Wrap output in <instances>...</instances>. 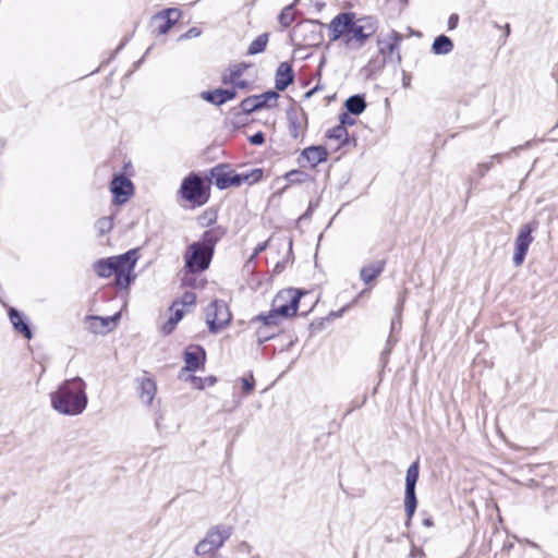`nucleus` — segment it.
I'll use <instances>...</instances> for the list:
<instances>
[{"label": "nucleus", "instance_id": "obj_17", "mask_svg": "<svg viewBox=\"0 0 558 558\" xmlns=\"http://www.w3.org/2000/svg\"><path fill=\"white\" fill-rule=\"evenodd\" d=\"M215 185L219 189L239 186L238 172L233 170L217 169L213 173Z\"/></svg>", "mask_w": 558, "mask_h": 558}, {"label": "nucleus", "instance_id": "obj_19", "mask_svg": "<svg viewBox=\"0 0 558 558\" xmlns=\"http://www.w3.org/2000/svg\"><path fill=\"white\" fill-rule=\"evenodd\" d=\"M293 78L291 65L287 62L280 63L276 72V88L284 90L293 82Z\"/></svg>", "mask_w": 558, "mask_h": 558}, {"label": "nucleus", "instance_id": "obj_33", "mask_svg": "<svg viewBox=\"0 0 558 558\" xmlns=\"http://www.w3.org/2000/svg\"><path fill=\"white\" fill-rule=\"evenodd\" d=\"M240 381H241V389L244 395H248L253 391L254 386H255V380L252 375H250L247 377H242L240 379Z\"/></svg>", "mask_w": 558, "mask_h": 558}, {"label": "nucleus", "instance_id": "obj_11", "mask_svg": "<svg viewBox=\"0 0 558 558\" xmlns=\"http://www.w3.org/2000/svg\"><path fill=\"white\" fill-rule=\"evenodd\" d=\"M110 192L113 195V203L122 205L133 195L134 185L132 181L124 175H114L110 183Z\"/></svg>", "mask_w": 558, "mask_h": 558}, {"label": "nucleus", "instance_id": "obj_9", "mask_svg": "<svg viewBox=\"0 0 558 558\" xmlns=\"http://www.w3.org/2000/svg\"><path fill=\"white\" fill-rule=\"evenodd\" d=\"M418 480V462H413L407 470L405 492H404V510L409 519H411L416 509L415 486Z\"/></svg>", "mask_w": 558, "mask_h": 558}, {"label": "nucleus", "instance_id": "obj_31", "mask_svg": "<svg viewBox=\"0 0 558 558\" xmlns=\"http://www.w3.org/2000/svg\"><path fill=\"white\" fill-rule=\"evenodd\" d=\"M268 41V36L266 34L259 35L248 47V54H256L265 50Z\"/></svg>", "mask_w": 558, "mask_h": 558}, {"label": "nucleus", "instance_id": "obj_13", "mask_svg": "<svg viewBox=\"0 0 558 558\" xmlns=\"http://www.w3.org/2000/svg\"><path fill=\"white\" fill-rule=\"evenodd\" d=\"M206 354L202 347L190 345L184 352L185 371L195 372L205 363Z\"/></svg>", "mask_w": 558, "mask_h": 558}, {"label": "nucleus", "instance_id": "obj_6", "mask_svg": "<svg viewBox=\"0 0 558 558\" xmlns=\"http://www.w3.org/2000/svg\"><path fill=\"white\" fill-rule=\"evenodd\" d=\"M215 241L205 233L202 242H196L187 247L185 253V265L191 272L205 270L211 259L213 247Z\"/></svg>", "mask_w": 558, "mask_h": 558}, {"label": "nucleus", "instance_id": "obj_48", "mask_svg": "<svg viewBox=\"0 0 558 558\" xmlns=\"http://www.w3.org/2000/svg\"><path fill=\"white\" fill-rule=\"evenodd\" d=\"M396 324H397V322L393 319L392 320V328H395Z\"/></svg>", "mask_w": 558, "mask_h": 558}, {"label": "nucleus", "instance_id": "obj_24", "mask_svg": "<svg viewBox=\"0 0 558 558\" xmlns=\"http://www.w3.org/2000/svg\"><path fill=\"white\" fill-rule=\"evenodd\" d=\"M9 318L13 326V328L17 331L24 335L25 338L31 339L32 338V331L28 327V325L25 323L23 315L16 311L15 308L9 310Z\"/></svg>", "mask_w": 558, "mask_h": 558}, {"label": "nucleus", "instance_id": "obj_20", "mask_svg": "<svg viewBox=\"0 0 558 558\" xmlns=\"http://www.w3.org/2000/svg\"><path fill=\"white\" fill-rule=\"evenodd\" d=\"M140 398L144 404L149 405L156 395V383L149 377H142L138 379Z\"/></svg>", "mask_w": 558, "mask_h": 558}, {"label": "nucleus", "instance_id": "obj_18", "mask_svg": "<svg viewBox=\"0 0 558 558\" xmlns=\"http://www.w3.org/2000/svg\"><path fill=\"white\" fill-rule=\"evenodd\" d=\"M289 132L293 138H299L304 134L306 120L303 113L292 111L288 113Z\"/></svg>", "mask_w": 558, "mask_h": 558}, {"label": "nucleus", "instance_id": "obj_36", "mask_svg": "<svg viewBox=\"0 0 558 558\" xmlns=\"http://www.w3.org/2000/svg\"><path fill=\"white\" fill-rule=\"evenodd\" d=\"M256 100L260 102V108L267 105L269 101H276L278 94L275 92H267L262 95L255 96Z\"/></svg>", "mask_w": 558, "mask_h": 558}, {"label": "nucleus", "instance_id": "obj_22", "mask_svg": "<svg viewBox=\"0 0 558 558\" xmlns=\"http://www.w3.org/2000/svg\"><path fill=\"white\" fill-rule=\"evenodd\" d=\"M235 96V92L232 89H216L214 92H204L202 93L203 99L213 102L215 105H222L226 101L233 99Z\"/></svg>", "mask_w": 558, "mask_h": 558}, {"label": "nucleus", "instance_id": "obj_49", "mask_svg": "<svg viewBox=\"0 0 558 558\" xmlns=\"http://www.w3.org/2000/svg\"><path fill=\"white\" fill-rule=\"evenodd\" d=\"M264 339H268L270 336L268 335H263Z\"/></svg>", "mask_w": 558, "mask_h": 558}, {"label": "nucleus", "instance_id": "obj_38", "mask_svg": "<svg viewBox=\"0 0 558 558\" xmlns=\"http://www.w3.org/2000/svg\"><path fill=\"white\" fill-rule=\"evenodd\" d=\"M191 385L195 389H203L205 387L204 378L190 376L189 377Z\"/></svg>", "mask_w": 558, "mask_h": 558}, {"label": "nucleus", "instance_id": "obj_21", "mask_svg": "<svg viewBox=\"0 0 558 558\" xmlns=\"http://www.w3.org/2000/svg\"><path fill=\"white\" fill-rule=\"evenodd\" d=\"M385 269L384 260H376L361 268L360 277L364 283H371Z\"/></svg>", "mask_w": 558, "mask_h": 558}, {"label": "nucleus", "instance_id": "obj_35", "mask_svg": "<svg viewBox=\"0 0 558 558\" xmlns=\"http://www.w3.org/2000/svg\"><path fill=\"white\" fill-rule=\"evenodd\" d=\"M242 109L246 112H251V111H254L256 109H259L260 108V102H258L254 97H251V98H246L242 101V105H241Z\"/></svg>", "mask_w": 558, "mask_h": 558}, {"label": "nucleus", "instance_id": "obj_3", "mask_svg": "<svg viewBox=\"0 0 558 558\" xmlns=\"http://www.w3.org/2000/svg\"><path fill=\"white\" fill-rule=\"evenodd\" d=\"M136 260V251L133 250L125 254L97 262L95 264V270L97 275L102 278L114 275L117 286L126 288L135 278L133 271Z\"/></svg>", "mask_w": 558, "mask_h": 558}, {"label": "nucleus", "instance_id": "obj_12", "mask_svg": "<svg viewBox=\"0 0 558 558\" xmlns=\"http://www.w3.org/2000/svg\"><path fill=\"white\" fill-rule=\"evenodd\" d=\"M534 227L531 225H524L515 239V253L513 256V263L515 266H520L526 255L530 244L533 241L531 233L533 232Z\"/></svg>", "mask_w": 558, "mask_h": 558}, {"label": "nucleus", "instance_id": "obj_2", "mask_svg": "<svg viewBox=\"0 0 558 558\" xmlns=\"http://www.w3.org/2000/svg\"><path fill=\"white\" fill-rule=\"evenodd\" d=\"M51 408L61 415L77 416L87 408L86 383L81 377L62 381L50 393Z\"/></svg>", "mask_w": 558, "mask_h": 558}, {"label": "nucleus", "instance_id": "obj_16", "mask_svg": "<svg viewBox=\"0 0 558 558\" xmlns=\"http://www.w3.org/2000/svg\"><path fill=\"white\" fill-rule=\"evenodd\" d=\"M247 69L244 64H236L229 69L222 77L225 84H230L235 88L244 89L248 83L242 78L243 72Z\"/></svg>", "mask_w": 558, "mask_h": 558}, {"label": "nucleus", "instance_id": "obj_44", "mask_svg": "<svg viewBox=\"0 0 558 558\" xmlns=\"http://www.w3.org/2000/svg\"><path fill=\"white\" fill-rule=\"evenodd\" d=\"M205 386H213L216 383V378L213 376L204 378Z\"/></svg>", "mask_w": 558, "mask_h": 558}, {"label": "nucleus", "instance_id": "obj_14", "mask_svg": "<svg viewBox=\"0 0 558 558\" xmlns=\"http://www.w3.org/2000/svg\"><path fill=\"white\" fill-rule=\"evenodd\" d=\"M181 12L177 9L165 10L154 16V21L158 23L157 28L160 34H166L169 28L178 22Z\"/></svg>", "mask_w": 558, "mask_h": 558}, {"label": "nucleus", "instance_id": "obj_26", "mask_svg": "<svg viewBox=\"0 0 558 558\" xmlns=\"http://www.w3.org/2000/svg\"><path fill=\"white\" fill-rule=\"evenodd\" d=\"M453 49L451 39L445 35L438 36L432 46V50L435 54H447Z\"/></svg>", "mask_w": 558, "mask_h": 558}, {"label": "nucleus", "instance_id": "obj_8", "mask_svg": "<svg viewBox=\"0 0 558 558\" xmlns=\"http://www.w3.org/2000/svg\"><path fill=\"white\" fill-rule=\"evenodd\" d=\"M206 323L210 331L217 332L225 328L231 320L228 305L221 301H214L206 307Z\"/></svg>", "mask_w": 558, "mask_h": 558}, {"label": "nucleus", "instance_id": "obj_40", "mask_svg": "<svg viewBox=\"0 0 558 558\" xmlns=\"http://www.w3.org/2000/svg\"><path fill=\"white\" fill-rule=\"evenodd\" d=\"M267 247V242L258 244L251 256V259H254L258 254H260Z\"/></svg>", "mask_w": 558, "mask_h": 558}, {"label": "nucleus", "instance_id": "obj_32", "mask_svg": "<svg viewBox=\"0 0 558 558\" xmlns=\"http://www.w3.org/2000/svg\"><path fill=\"white\" fill-rule=\"evenodd\" d=\"M96 226L100 233H106L112 229L113 220L110 217H102L97 221Z\"/></svg>", "mask_w": 558, "mask_h": 558}, {"label": "nucleus", "instance_id": "obj_45", "mask_svg": "<svg viewBox=\"0 0 558 558\" xmlns=\"http://www.w3.org/2000/svg\"><path fill=\"white\" fill-rule=\"evenodd\" d=\"M243 549H250V545L247 543H242Z\"/></svg>", "mask_w": 558, "mask_h": 558}, {"label": "nucleus", "instance_id": "obj_15", "mask_svg": "<svg viewBox=\"0 0 558 558\" xmlns=\"http://www.w3.org/2000/svg\"><path fill=\"white\" fill-rule=\"evenodd\" d=\"M120 318V313L110 317H90L88 319V329L94 333H106L112 330Z\"/></svg>", "mask_w": 558, "mask_h": 558}, {"label": "nucleus", "instance_id": "obj_1", "mask_svg": "<svg viewBox=\"0 0 558 558\" xmlns=\"http://www.w3.org/2000/svg\"><path fill=\"white\" fill-rule=\"evenodd\" d=\"M377 31V22L371 16L355 19L352 13H340L329 24L330 40L342 39L350 49H360Z\"/></svg>", "mask_w": 558, "mask_h": 558}, {"label": "nucleus", "instance_id": "obj_5", "mask_svg": "<svg viewBox=\"0 0 558 558\" xmlns=\"http://www.w3.org/2000/svg\"><path fill=\"white\" fill-rule=\"evenodd\" d=\"M233 533V527L227 524L211 526L205 536L196 544L194 553L197 556L215 558L218 550Z\"/></svg>", "mask_w": 558, "mask_h": 558}, {"label": "nucleus", "instance_id": "obj_7", "mask_svg": "<svg viewBox=\"0 0 558 558\" xmlns=\"http://www.w3.org/2000/svg\"><path fill=\"white\" fill-rule=\"evenodd\" d=\"M402 38L403 36L393 29L377 38L378 52L384 61L396 60L398 63L401 62L400 43Z\"/></svg>", "mask_w": 558, "mask_h": 558}, {"label": "nucleus", "instance_id": "obj_29", "mask_svg": "<svg viewBox=\"0 0 558 558\" xmlns=\"http://www.w3.org/2000/svg\"><path fill=\"white\" fill-rule=\"evenodd\" d=\"M327 137L329 140H335L338 142L339 145H342L347 143L348 131L345 126H343L342 124H338L327 132Z\"/></svg>", "mask_w": 558, "mask_h": 558}, {"label": "nucleus", "instance_id": "obj_4", "mask_svg": "<svg viewBox=\"0 0 558 558\" xmlns=\"http://www.w3.org/2000/svg\"><path fill=\"white\" fill-rule=\"evenodd\" d=\"M303 294H305L303 291L292 288L279 291L272 300L269 313L258 315L257 319L263 322L266 327L277 326L282 318L295 315Z\"/></svg>", "mask_w": 558, "mask_h": 558}, {"label": "nucleus", "instance_id": "obj_41", "mask_svg": "<svg viewBox=\"0 0 558 558\" xmlns=\"http://www.w3.org/2000/svg\"><path fill=\"white\" fill-rule=\"evenodd\" d=\"M458 20H459V17H458L457 14L450 15V17L448 20V28L449 29H454L457 27Z\"/></svg>", "mask_w": 558, "mask_h": 558}, {"label": "nucleus", "instance_id": "obj_34", "mask_svg": "<svg viewBox=\"0 0 558 558\" xmlns=\"http://www.w3.org/2000/svg\"><path fill=\"white\" fill-rule=\"evenodd\" d=\"M180 308L184 310L185 306H193L196 302V295L194 292H185L180 301Z\"/></svg>", "mask_w": 558, "mask_h": 558}, {"label": "nucleus", "instance_id": "obj_39", "mask_svg": "<svg viewBox=\"0 0 558 558\" xmlns=\"http://www.w3.org/2000/svg\"><path fill=\"white\" fill-rule=\"evenodd\" d=\"M250 142L253 145H262L265 142V136L262 132H258L250 137Z\"/></svg>", "mask_w": 558, "mask_h": 558}, {"label": "nucleus", "instance_id": "obj_10", "mask_svg": "<svg viewBox=\"0 0 558 558\" xmlns=\"http://www.w3.org/2000/svg\"><path fill=\"white\" fill-rule=\"evenodd\" d=\"M181 194L183 198L196 205H202L207 199L203 180L196 175H190L183 180Z\"/></svg>", "mask_w": 558, "mask_h": 558}, {"label": "nucleus", "instance_id": "obj_37", "mask_svg": "<svg viewBox=\"0 0 558 558\" xmlns=\"http://www.w3.org/2000/svg\"><path fill=\"white\" fill-rule=\"evenodd\" d=\"M300 177H303V173L298 170H291L286 174L287 180L290 182H301Z\"/></svg>", "mask_w": 558, "mask_h": 558}, {"label": "nucleus", "instance_id": "obj_46", "mask_svg": "<svg viewBox=\"0 0 558 558\" xmlns=\"http://www.w3.org/2000/svg\"><path fill=\"white\" fill-rule=\"evenodd\" d=\"M243 549H250V545L247 543H242Z\"/></svg>", "mask_w": 558, "mask_h": 558}, {"label": "nucleus", "instance_id": "obj_28", "mask_svg": "<svg viewBox=\"0 0 558 558\" xmlns=\"http://www.w3.org/2000/svg\"><path fill=\"white\" fill-rule=\"evenodd\" d=\"M239 177V185L246 183V184H253L258 182L263 177L262 169H252L250 171H243L238 173Z\"/></svg>", "mask_w": 558, "mask_h": 558}, {"label": "nucleus", "instance_id": "obj_47", "mask_svg": "<svg viewBox=\"0 0 558 558\" xmlns=\"http://www.w3.org/2000/svg\"><path fill=\"white\" fill-rule=\"evenodd\" d=\"M183 282H184V283H189V279H187V277H185V278L183 279Z\"/></svg>", "mask_w": 558, "mask_h": 558}, {"label": "nucleus", "instance_id": "obj_30", "mask_svg": "<svg viewBox=\"0 0 558 558\" xmlns=\"http://www.w3.org/2000/svg\"><path fill=\"white\" fill-rule=\"evenodd\" d=\"M295 20L294 3L287 5L279 15V23L288 27Z\"/></svg>", "mask_w": 558, "mask_h": 558}, {"label": "nucleus", "instance_id": "obj_23", "mask_svg": "<svg viewBox=\"0 0 558 558\" xmlns=\"http://www.w3.org/2000/svg\"><path fill=\"white\" fill-rule=\"evenodd\" d=\"M302 156L312 167H315L327 159V151L322 146H311L302 151Z\"/></svg>", "mask_w": 558, "mask_h": 558}, {"label": "nucleus", "instance_id": "obj_42", "mask_svg": "<svg viewBox=\"0 0 558 558\" xmlns=\"http://www.w3.org/2000/svg\"><path fill=\"white\" fill-rule=\"evenodd\" d=\"M340 124H342L343 126L345 124H353V120L347 116L345 113L341 116V121H340Z\"/></svg>", "mask_w": 558, "mask_h": 558}, {"label": "nucleus", "instance_id": "obj_27", "mask_svg": "<svg viewBox=\"0 0 558 558\" xmlns=\"http://www.w3.org/2000/svg\"><path fill=\"white\" fill-rule=\"evenodd\" d=\"M366 104L361 96H351L345 100V108L350 113L361 114L365 110Z\"/></svg>", "mask_w": 558, "mask_h": 558}, {"label": "nucleus", "instance_id": "obj_25", "mask_svg": "<svg viewBox=\"0 0 558 558\" xmlns=\"http://www.w3.org/2000/svg\"><path fill=\"white\" fill-rule=\"evenodd\" d=\"M171 316L167 320V323L162 326V331L165 335H169L175 328L177 324L182 319L184 315V310L180 308V303L173 302L171 308Z\"/></svg>", "mask_w": 558, "mask_h": 558}, {"label": "nucleus", "instance_id": "obj_43", "mask_svg": "<svg viewBox=\"0 0 558 558\" xmlns=\"http://www.w3.org/2000/svg\"><path fill=\"white\" fill-rule=\"evenodd\" d=\"M199 35V32L195 28L190 29L183 37L191 38Z\"/></svg>", "mask_w": 558, "mask_h": 558}]
</instances>
